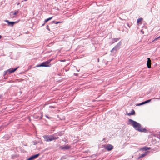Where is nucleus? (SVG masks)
Here are the masks:
<instances>
[{"mask_svg": "<svg viewBox=\"0 0 160 160\" xmlns=\"http://www.w3.org/2000/svg\"><path fill=\"white\" fill-rule=\"evenodd\" d=\"M128 124L132 126L135 130L138 131L144 132H147V130L146 129L142 128H141V125L139 123L131 119H128Z\"/></svg>", "mask_w": 160, "mask_h": 160, "instance_id": "1", "label": "nucleus"}, {"mask_svg": "<svg viewBox=\"0 0 160 160\" xmlns=\"http://www.w3.org/2000/svg\"><path fill=\"white\" fill-rule=\"evenodd\" d=\"M122 44V42L121 41L119 42L115 47L111 50V52L113 53L114 54H116L117 51L120 48V46Z\"/></svg>", "mask_w": 160, "mask_h": 160, "instance_id": "2", "label": "nucleus"}, {"mask_svg": "<svg viewBox=\"0 0 160 160\" xmlns=\"http://www.w3.org/2000/svg\"><path fill=\"white\" fill-rule=\"evenodd\" d=\"M50 66V59L47 61L42 63L38 65L37 67H49Z\"/></svg>", "mask_w": 160, "mask_h": 160, "instance_id": "3", "label": "nucleus"}, {"mask_svg": "<svg viewBox=\"0 0 160 160\" xmlns=\"http://www.w3.org/2000/svg\"><path fill=\"white\" fill-rule=\"evenodd\" d=\"M19 10H15L10 12L9 15L11 18H14L16 17V15L18 12Z\"/></svg>", "mask_w": 160, "mask_h": 160, "instance_id": "4", "label": "nucleus"}, {"mask_svg": "<svg viewBox=\"0 0 160 160\" xmlns=\"http://www.w3.org/2000/svg\"><path fill=\"white\" fill-rule=\"evenodd\" d=\"M104 148L108 151H110L113 148V146L111 144H108Z\"/></svg>", "mask_w": 160, "mask_h": 160, "instance_id": "5", "label": "nucleus"}, {"mask_svg": "<svg viewBox=\"0 0 160 160\" xmlns=\"http://www.w3.org/2000/svg\"><path fill=\"white\" fill-rule=\"evenodd\" d=\"M71 147V146L70 145L67 144L64 146H61L60 147V148L62 150H68Z\"/></svg>", "mask_w": 160, "mask_h": 160, "instance_id": "6", "label": "nucleus"}, {"mask_svg": "<svg viewBox=\"0 0 160 160\" xmlns=\"http://www.w3.org/2000/svg\"><path fill=\"white\" fill-rule=\"evenodd\" d=\"M18 68V67L15 68L14 69L10 68L7 71H6V73H8L9 74H10L14 72Z\"/></svg>", "mask_w": 160, "mask_h": 160, "instance_id": "7", "label": "nucleus"}, {"mask_svg": "<svg viewBox=\"0 0 160 160\" xmlns=\"http://www.w3.org/2000/svg\"><path fill=\"white\" fill-rule=\"evenodd\" d=\"M4 21L8 23V26H13L14 24L16 22H10L8 20H5Z\"/></svg>", "mask_w": 160, "mask_h": 160, "instance_id": "8", "label": "nucleus"}, {"mask_svg": "<svg viewBox=\"0 0 160 160\" xmlns=\"http://www.w3.org/2000/svg\"><path fill=\"white\" fill-rule=\"evenodd\" d=\"M59 138L57 134H53L51 136V141L55 140Z\"/></svg>", "mask_w": 160, "mask_h": 160, "instance_id": "9", "label": "nucleus"}, {"mask_svg": "<svg viewBox=\"0 0 160 160\" xmlns=\"http://www.w3.org/2000/svg\"><path fill=\"white\" fill-rule=\"evenodd\" d=\"M43 137L46 141L48 142L50 141V136L44 135L43 136Z\"/></svg>", "mask_w": 160, "mask_h": 160, "instance_id": "10", "label": "nucleus"}, {"mask_svg": "<svg viewBox=\"0 0 160 160\" xmlns=\"http://www.w3.org/2000/svg\"><path fill=\"white\" fill-rule=\"evenodd\" d=\"M39 155V154H37L35 155H33L32 156L30 157H29L30 159V160H32L35 158H37Z\"/></svg>", "mask_w": 160, "mask_h": 160, "instance_id": "11", "label": "nucleus"}, {"mask_svg": "<svg viewBox=\"0 0 160 160\" xmlns=\"http://www.w3.org/2000/svg\"><path fill=\"white\" fill-rule=\"evenodd\" d=\"M148 61L147 64L148 68H151V61L149 58H148Z\"/></svg>", "mask_w": 160, "mask_h": 160, "instance_id": "12", "label": "nucleus"}, {"mask_svg": "<svg viewBox=\"0 0 160 160\" xmlns=\"http://www.w3.org/2000/svg\"><path fill=\"white\" fill-rule=\"evenodd\" d=\"M120 39V38H113L112 39V42L111 43V44H112L114 43L115 42H117L118 40H119Z\"/></svg>", "mask_w": 160, "mask_h": 160, "instance_id": "13", "label": "nucleus"}, {"mask_svg": "<svg viewBox=\"0 0 160 160\" xmlns=\"http://www.w3.org/2000/svg\"><path fill=\"white\" fill-rule=\"evenodd\" d=\"M135 113V112L133 109H132L131 112L127 113V114L128 116H130L131 115H134Z\"/></svg>", "mask_w": 160, "mask_h": 160, "instance_id": "14", "label": "nucleus"}, {"mask_svg": "<svg viewBox=\"0 0 160 160\" xmlns=\"http://www.w3.org/2000/svg\"><path fill=\"white\" fill-rule=\"evenodd\" d=\"M61 22H56L55 21H52L51 22V24L55 23L56 24H57L58 23H60Z\"/></svg>", "mask_w": 160, "mask_h": 160, "instance_id": "15", "label": "nucleus"}, {"mask_svg": "<svg viewBox=\"0 0 160 160\" xmlns=\"http://www.w3.org/2000/svg\"><path fill=\"white\" fill-rule=\"evenodd\" d=\"M142 20V18H138L137 20V22L138 23H139V22H141Z\"/></svg>", "mask_w": 160, "mask_h": 160, "instance_id": "16", "label": "nucleus"}, {"mask_svg": "<svg viewBox=\"0 0 160 160\" xmlns=\"http://www.w3.org/2000/svg\"><path fill=\"white\" fill-rule=\"evenodd\" d=\"M151 101V99H149V100H148L147 101H144L143 102H144V104H146L147 103H148L149 102H150Z\"/></svg>", "mask_w": 160, "mask_h": 160, "instance_id": "17", "label": "nucleus"}, {"mask_svg": "<svg viewBox=\"0 0 160 160\" xmlns=\"http://www.w3.org/2000/svg\"><path fill=\"white\" fill-rule=\"evenodd\" d=\"M144 155L142 154L140 156H139L138 158V159H140V158L144 157Z\"/></svg>", "mask_w": 160, "mask_h": 160, "instance_id": "18", "label": "nucleus"}, {"mask_svg": "<svg viewBox=\"0 0 160 160\" xmlns=\"http://www.w3.org/2000/svg\"><path fill=\"white\" fill-rule=\"evenodd\" d=\"M160 38V36H159V37L157 36V37L152 41V42H154V41H156L157 40H158V39L159 38Z\"/></svg>", "mask_w": 160, "mask_h": 160, "instance_id": "19", "label": "nucleus"}, {"mask_svg": "<svg viewBox=\"0 0 160 160\" xmlns=\"http://www.w3.org/2000/svg\"><path fill=\"white\" fill-rule=\"evenodd\" d=\"M50 20V18H49L44 20V23H46L48 21Z\"/></svg>", "mask_w": 160, "mask_h": 160, "instance_id": "20", "label": "nucleus"}, {"mask_svg": "<svg viewBox=\"0 0 160 160\" xmlns=\"http://www.w3.org/2000/svg\"><path fill=\"white\" fill-rule=\"evenodd\" d=\"M142 151H146L147 150V147H144L142 149Z\"/></svg>", "mask_w": 160, "mask_h": 160, "instance_id": "21", "label": "nucleus"}, {"mask_svg": "<svg viewBox=\"0 0 160 160\" xmlns=\"http://www.w3.org/2000/svg\"><path fill=\"white\" fill-rule=\"evenodd\" d=\"M144 104V102H142L141 103L138 104L137 105V106H140V105H143Z\"/></svg>", "mask_w": 160, "mask_h": 160, "instance_id": "22", "label": "nucleus"}, {"mask_svg": "<svg viewBox=\"0 0 160 160\" xmlns=\"http://www.w3.org/2000/svg\"><path fill=\"white\" fill-rule=\"evenodd\" d=\"M148 152H149V151L145 152L143 154L144 155V157L148 153Z\"/></svg>", "mask_w": 160, "mask_h": 160, "instance_id": "23", "label": "nucleus"}, {"mask_svg": "<svg viewBox=\"0 0 160 160\" xmlns=\"http://www.w3.org/2000/svg\"><path fill=\"white\" fill-rule=\"evenodd\" d=\"M46 28L47 29L48 31H50V29L49 28V26L48 25H47L46 26Z\"/></svg>", "mask_w": 160, "mask_h": 160, "instance_id": "24", "label": "nucleus"}, {"mask_svg": "<svg viewBox=\"0 0 160 160\" xmlns=\"http://www.w3.org/2000/svg\"><path fill=\"white\" fill-rule=\"evenodd\" d=\"M151 148L150 147H147V150H150L151 149Z\"/></svg>", "mask_w": 160, "mask_h": 160, "instance_id": "25", "label": "nucleus"}, {"mask_svg": "<svg viewBox=\"0 0 160 160\" xmlns=\"http://www.w3.org/2000/svg\"><path fill=\"white\" fill-rule=\"evenodd\" d=\"M3 128V127H0V130H2V129Z\"/></svg>", "mask_w": 160, "mask_h": 160, "instance_id": "26", "label": "nucleus"}, {"mask_svg": "<svg viewBox=\"0 0 160 160\" xmlns=\"http://www.w3.org/2000/svg\"><path fill=\"white\" fill-rule=\"evenodd\" d=\"M45 117L48 119L49 118V117H48V116L47 115H45Z\"/></svg>", "mask_w": 160, "mask_h": 160, "instance_id": "27", "label": "nucleus"}, {"mask_svg": "<svg viewBox=\"0 0 160 160\" xmlns=\"http://www.w3.org/2000/svg\"><path fill=\"white\" fill-rule=\"evenodd\" d=\"M127 24L129 28H130V26L128 23H127Z\"/></svg>", "mask_w": 160, "mask_h": 160, "instance_id": "28", "label": "nucleus"}, {"mask_svg": "<svg viewBox=\"0 0 160 160\" xmlns=\"http://www.w3.org/2000/svg\"><path fill=\"white\" fill-rule=\"evenodd\" d=\"M61 62H64L65 61V60H62L61 61Z\"/></svg>", "mask_w": 160, "mask_h": 160, "instance_id": "29", "label": "nucleus"}, {"mask_svg": "<svg viewBox=\"0 0 160 160\" xmlns=\"http://www.w3.org/2000/svg\"><path fill=\"white\" fill-rule=\"evenodd\" d=\"M45 24V23L44 22V23L43 24H42V26H44V25Z\"/></svg>", "mask_w": 160, "mask_h": 160, "instance_id": "30", "label": "nucleus"}, {"mask_svg": "<svg viewBox=\"0 0 160 160\" xmlns=\"http://www.w3.org/2000/svg\"><path fill=\"white\" fill-rule=\"evenodd\" d=\"M26 160H30V158H29L28 159H27Z\"/></svg>", "mask_w": 160, "mask_h": 160, "instance_id": "31", "label": "nucleus"}, {"mask_svg": "<svg viewBox=\"0 0 160 160\" xmlns=\"http://www.w3.org/2000/svg\"><path fill=\"white\" fill-rule=\"evenodd\" d=\"M2 38V36L0 35V39H1Z\"/></svg>", "mask_w": 160, "mask_h": 160, "instance_id": "32", "label": "nucleus"}, {"mask_svg": "<svg viewBox=\"0 0 160 160\" xmlns=\"http://www.w3.org/2000/svg\"><path fill=\"white\" fill-rule=\"evenodd\" d=\"M52 131H51V133H52Z\"/></svg>", "mask_w": 160, "mask_h": 160, "instance_id": "33", "label": "nucleus"}, {"mask_svg": "<svg viewBox=\"0 0 160 160\" xmlns=\"http://www.w3.org/2000/svg\"><path fill=\"white\" fill-rule=\"evenodd\" d=\"M159 138H160V136H159Z\"/></svg>", "mask_w": 160, "mask_h": 160, "instance_id": "34", "label": "nucleus"}, {"mask_svg": "<svg viewBox=\"0 0 160 160\" xmlns=\"http://www.w3.org/2000/svg\"><path fill=\"white\" fill-rule=\"evenodd\" d=\"M52 18V17H51V18H50V19H51Z\"/></svg>", "mask_w": 160, "mask_h": 160, "instance_id": "35", "label": "nucleus"}, {"mask_svg": "<svg viewBox=\"0 0 160 160\" xmlns=\"http://www.w3.org/2000/svg\"><path fill=\"white\" fill-rule=\"evenodd\" d=\"M158 99H159L160 100V98H158Z\"/></svg>", "mask_w": 160, "mask_h": 160, "instance_id": "36", "label": "nucleus"}, {"mask_svg": "<svg viewBox=\"0 0 160 160\" xmlns=\"http://www.w3.org/2000/svg\"><path fill=\"white\" fill-rule=\"evenodd\" d=\"M52 59H51L50 61H52Z\"/></svg>", "mask_w": 160, "mask_h": 160, "instance_id": "37", "label": "nucleus"}]
</instances>
